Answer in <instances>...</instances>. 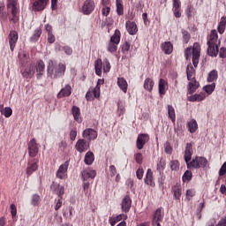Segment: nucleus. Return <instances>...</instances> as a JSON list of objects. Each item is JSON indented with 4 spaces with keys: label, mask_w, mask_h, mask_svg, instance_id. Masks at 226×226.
<instances>
[{
    "label": "nucleus",
    "mask_w": 226,
    "mask_h": 226,
    "mask_svg": "<svg viewBox=\"0 0 226 226\" xmlns=\"http://www.w3.org/2000/svg\"><path fill=\"white\" fill-rule=\"evenodd\" d=\"M72 95V86L67 84L63 87L60 92L57 94L56 98L61 100V98H68V96Z\"/></svg>",
    "instance_id": "nucleus-20"
},
{
    "label": "nucleus",
    "mask_w": 226,
    "mask_h": 226,
    "mask_svg": "<svg viewBox=\"0 0 226 226\" xmlns=\"http://www.w3.org/2000/svg\"><path fill=\"white\" fill-rule=\"evenodd\" d=\"M130 209H132V198L130 195H125L121 202L122 213H130Z\"/></svg>",
    "instance_id": "nucleus-16"
},
{
    "label": "nucleus",
    "mask_w": 226,
    "mask_h": 226,
    "mask_svg": "<svg viewBox=\"0 0 226 226\" xmlns=\"http://www.w3.org/2000/svg\"><path fill=\"white\" fill-rule=\"evenodd\" d=\"M8 40L10 49L11 52H13V50H15V47L17 46V42L19 41V33L15 30L11 31L8 35Z\"/></svg>",
    "instance_id": "nucleus-13"
},
{
    "label": "nucleus",
    "mask_w": 226,
    "mask_h": 226,
    "mask_svg": "<svg viewBox=\"0 0 226 226\" xmlns=\"http://www.w3.org/2000/svg\"><path fill=\"white\" fill-rule=\"evenodd\" d=\"M196 193L197 192L195 191V189L187 190L185 192V197L187 200H192V198L195 197Z\"/></svg>",
    "instance_id": "nucleus-51"
},
{
    "label": "nucleus",
    "mask_w": 226,
    "mask_h": 226,
    "mask_svg": "<svg viewBox=\"0 0 226 226\" xmlns=\"http://www.w3.org/2000/svg\"><path fill=\"white\" fill-rule=\"evenodd\" d=\"M17 3L18 0H7V9L11 10L12 18L11 19L13 24L19 22V15H17Z\"/></svg>",
    "instance_id": "nucleus-7"
},
{
    "label": "nucleus",
    "mask_w": 226,
    "mask_h": 226,
    "mask_svg": "<svg viewBox=\"0 0 226 226\" xmlns=\"http://www.w3.org/2000/svg\"><path fill=\"white\" fill-rule=\"evenodd\" d=\"M163 220V208L160 207L155 210L153 215V224L162 226L160 222Z\"/></svg>",
    "instance_id": "nucleus-18"
},
{
    "label": "nucleus",
    "mask_w": 226,
    "mask_h": 226,
    "mask_svg": "<svg viewBox=\"0 0 226 226\" xmlns=\"http://www.w3.org/2000/svg\"><path fill=\"white\" fill-rule=\"evenodd\" d=\"M170 167L171 170H179V161L174 160L170 162Z\"/></svg>",
    "instance_id": "nucleus-52"
},
{
    "label": "nucleus",
    "mask_w": 226,
    "mask_h": 226,
    "mask_svg": "<svg viewBox=\"0 0 226 226\" xmlns=\"http://www.w3.org/2000/svg\"><path fill=\"white\" fill-rule=\"evenodd\" d=\"M5 5L3 2H0V20H7L8 13L4 11Z\"/></svg>",
    "instance_id": "nucleus-43"
},
{
    "label": "nucleus",
    "mask_w": 226,
    "mask_h": 226,
    "mask_svg": "<svg viewBox=\"0 0 226 226\" xmlns=\"http://www.w3.org/2000/svg\"><path fill=\"white\" fill-rule=\"evenodd\" d=\"M164 151L166 153V154H172V146H170V144L169 142H166L164 144Z\"/></svg>",
    "instance_id": "nucleus-56"
},
{
    "label": "nucleus",
    "mask_w": 226,
    "mask_h": 226,
    "mask_svg": "<svg viewBox=\"0 0 226 226\" xmlns=\"http://www.w3.org/2000/svg\"><path fill=\"white\" fill-rule=\"evenodd\" d=\"M49 0H35L32 4V11H43Z\"/></svg>",
    "instance_id": "nucleus-14"
},
{
    "label": "nucleus",
    "mask_w": 226,
    "mask_h": 226,
    "mask_svg": "<svg viewBox=\"0 0 226 226\" xmlns=\"http://www.w3.org/2000/svg\"><path fill=\"white\" fill-rule=\"evenodd\" d=\"M40 36H41V28L38 27L34 30L33 35L30 37V41L32 43H36L40 40Z\"/></svg>",
    "instance_id": "nucleus-39"
},
{
    "label": "nucleus",
    "mask_w": 226,
    "mask_h": 226,
    "mask_svg": "<svg viewBox=\"0 0 226 226\" xmlns=\"http://www.w3.org/2000/svg\"><path fill=\"white\" fill-rule=\"evenodd\" d=\"M171 191L173 192V197L175 200H181V195H183V187L181 184L177 183L172 188Z\"/></svg>",
    "instance_id": "nucleus-24"
},
{
    "label": "nucleus",
    "mask_w": 226,
    "mask_h": 226,
    "mask_svg": "<svg viewBox=\"0 0 226 226\" xmlns=\"http://www.w3.org/2000/svg\"><path fill=\"white\" fill-rule=\"evenodd\" d=\"M94 8H96L94 0H86L82 6V13L84 15H91L94 11Z\"/></svg>",
    "instance_id": "nucleus-11"
},
{
    "label": "nucleus",
    "mask_w": 226,
    "mask_h": 226,
    "mask_svg": "<svg viewBox=\"0 0 226 226\" xmlns=\"http://www.w3.org/2000/svg\"><path fill=\"white\" fill-rule=\"evenodd\" d=\"M149 142V134L147 133H141L138 135L136 140V147L137 149H144V146Z\"/></svg>",
    "instance_id": "nucleus-12"
},
{
    "label": "nucleus",
    "mask_w": 226,
    "mask_h": 226,
    "mask_svg": "<svg viewBox=\"0 0 226 226\" xmlns=\"http://www.w3.org/2000/svg\"><path fill=\"white\" fill-rule=\"evenodd\" d=\"M34 72L38 79H41L45 75V62L43 60H38L34 66Z\"/></svg>",
    "instance_id": "nucleus-15"
},
{
    "label": "nucleus",
    "mask_w": 226,
    "mask_h": 226,
    "mask_svg": "<svg viewBox=\"0 0 226 226\" xmlns=\"http://www.w3.org/2000/svg\"><path fill=\"white\" fill-rule=\"evenodd\" d=\"M187 128L190 133H195L197 130H199V124H197V120L192 119L190 122H188Z\"/></svg>",
    "instance_id": "nucleus-34"
},
{
    "label": "nucleus",
    "mask_w": 226,
    "mask_h": 226,
    "mask_svg": "<svg viewBox=\"0 0 226 226\" xmlns=\"http://www.w3.org/2000/svg\"><path fill=\"white\" fill-rule=\"evenodd\" d=\"M69 137L72 142L75 141V139H77V128L71 130Z\"/></svg>",
    "instance_id": "nucleus-58"
},
{
    "label": "nucleus",
    "mask_w": 226,
    "mask_h": 226,
    "mask_svg": "<svg viewBox=\"0 0 226 226\" xmlns=\"http://www.w3.org/2000/svg\"><path fill=\"white\" fill-rule=\"evenodd\" d=\"M204 89L207 94H213V92L216 89V84L212 83L211 85H207Z\"/></svg>",
    "instance_id": "nucleus-50"
},
{
    "label": "nucleus",
    "mask_w": 226,
    "mask_h": 226,
    "mask_svg": "<svg viewBox=\"0 0 226 226\" xmlns=\"http://www.w3.org/2000/svg\"><path fill=\"white\" fill-rule=\"evenodd\" d=\"M225 27H226V17L222 16L221 18V20L218 24L217 26V31L220 34H223V33H225Z\"/></svg>",
    "instance_id": "nucleus-37"
},
{
    "label": "nucleus",
    "mask_w": 226,
    "mask_h": 226,
    "mask_svg": "<svg viewBox=\"0 0 226 226\" xmlns=\"http://www.w3.org/2000/svg\"><path fill=\"white\" fill-rule=\"evenodd\" d=\"M93 162H94V154L91 151H88L85 154L84 162L86 165H93Z\"/></svg>",
    "instance_id": "nucleus-38"
},
{
    "label": "nucleus",
    "mask_w": 226,
    "mask_h": 226,
    "mask_svg": "<svg viewBox=\"0 0 226 226\" xmlns=\"http://www.w3.org/2000/svg\"><path fill=\"white\" fill-rule=\"evenodd\" d=\"M168 116L172 123H176V109L172 105H168Z\"/></svg>",
    "instance_id": "nucleus-41"
},
{
    "label": "nucleus",
    "mask_w": 226,
    "mask_h": 226,
    "mask_svg": "<svg viewBox=\"0 0 226 226\" xmlns=\"http://www.w3.org/2000/svg\"><path fill=\"white\" fill-rule=\"evenodd\" d=\"M192 156H193V145L192 143H186L184 155L185 163L192 162Z\"/></svg>",
    "instance_id": "nucleus-22"
},
{
    "label": "nucleus",
    "mask_w": 226,
    "mask_h": 226,
    "mask_svg": "<svg viewBox=\"0 0 226 226\" xmlns=\"http://www.w3.org/2000/svg\"><path fill=\"white\" fill-rule=\"evenodd\" d=\"M181 33L183 34V42L184 43H188V41H190L192 35L190 34V33L185 29L181 30Z\"/></svg>",
    "instance_id": "nucleus-49"
},
{
    "label": "nucleus",
    "mask_w": 226,
    "mask_h": 226,
    "mask_svg": "<svg viewBox=\"0 0 226 226\" xmlns=\"http://www.w3.org/2000/svg\"><path fill=\"white\" fill-rule=\"evenodd\" d=\"M192 64L194 68L199 66V61H200V44L199 42H194L192 48H187L185 50V57L186 61L192 57Z\"/></svg>",
    "instance_id": "nucleus-3"
},
{
    "label": "nucleus",
    "mask_w": 226,
    "mask_h": 226,
    "mask_svg": "<svg viewBox=\"0 0 226 226\" xmlns=\"http://www.w3.org/2000/svg\"><path fill=\"white\" fill-rule=\"evenodd\" d=\"M220 40H218V32L216 30H212L208 37L207 45V54L210 57H216L218 56V47H220Z\"/></svg>",
    "instance_id": "nucleus-2"
},
{
    "label": "nucleus",
    "mask_w": 226,
    "mask_h": 226,
    "mask_svg": "<svg viewBox=\"0 0 226 226\" xmlns=\"http://www.w3.org/2000/svg\"><path fill=\"white\" fill-rule=\"evenodd\" d=\"M215 80H218V71L213 70L208 73L207 82H215Z\"/></svg>",
    "instance_id": "nucleus-44"
},
{
    "label": "nucleus",
    "mask_w": 226,
    "mask_h": 226,
    "mask_svg": "<svg viewBox=\"0 0 226 226\" xmlns=\"http://www.w3.org/2000/svg\"><path fill=\"white\" fill-rule=\"evenodd\" d=\"M144 183L145 185H147V186H151L152 188H154V186H156V184L154 183V177L153 176V170L151 169H148L147 170Z\"/></svg>",
    "instance_id": "nucleus-19"
},
{
    "label": "nucleus",
    "mask_w": 226,
    "mask_h": 226,
    "mask_svg": "<svg viewBox=\"0 0 226 226\" xmlns=\"http://www.w3.org/2000/svg\"><path fill=\"white\" fill-rule=\"evenodd\" d=\"M125 27H126L127 33H129L131 36H134V34H137V33L139 32V27H137V23H135L134 21H130V20L126 21Z\"/></svg>",
    "instance_id": "nucleus-21"
},
{
    "label": "nucleus",
    "mask_w": 226,
    "mask_h": 226,
    "mask_svg": "<svg viewBox=\"0 0 226 226\" xmlns=\"http://www.w3.org/2000/svg\"><path fill=\"white\" fill-rule=\"evenodd\" d=\"M38 163H40V159L38 158H29L27 160V166L26 170L27 177H29V176H33V174L38 170Z\"/></svg>",
    "instance_id": "nucleus-6"
},
{
    "label": "nucleus",
    "mask_w": 226,
    "mask_h": 226,
    "mask_svg": "<svg viewBox=\"0 0 226 226\" xmlns=\"http://www.w3.org/2000/svg\"><path fill=\"white\" fill-rule=\"evenodd\" d=\"M83 139H87L88 140H94L98 137V132L94 129H86L82 133Z\"/></svg>",
    "instance_id": "nucleus-23"
},
{
    "label": "nucleus",
    "mask_w": 226,
    "mask_h": 226,
    "mask_svg": "<svg viewBox=\"0 0 226 226\" xmlns=\"http://www.w3.org/2000/svg\"><path fill=\"white\" fill-rule=\"evenodd\" d=\"M186 75L188 80L195 79V69L192 64H189L186 67Z\"/></svg>",
    "instance_id": "nucleus-33"
},
{
    "label": "nucleus",
    "mask_w": 226,
    "mask_h": 226,
    "mask_svg": "<svg viewBox=\"0 0 226 226\" xmlns=\"http://www.w3.org/2000/svg\"><path fill=\"white\" fill-rule=\"evenodd\" d=\"M102 13L103 17H109V15H110V7L109 6L102 7Z\"/></svg>",
    "instance_id": "nucleus-61"
},
{
    "label": "nucleus",
    "mask_w": 226,
    "mask_h": 226,
    "mask_svg": "<svg viewBox=\"0 0 226 226\" xmlns=\"http://www.w3.org/2000/svg\"><path fill=\"white\" fill-rule=\"evenodd\" d=\"M121 42V31L118 29L115 30L114 34L110 37L108 44L107 50L110 54H114V52H117V45Z\"/></svg>",
    "instance_id": "nucleus-4"
},
{
    "label": "nucleus",
    "mask_w": 226,
    "mask_h": 226,
    "mask_svg": "<svg viewBox=\"0 0 226 226\" xmlns=\"http://www.w3.org/2000/svg\"><path fill=\"white\" fill-rule=\"evenodd\" d=\"M92 94L94 98H100V86L96 85V87L92 89Z\"/></svg>",
    "instance_id": "nucleus-60"
},
{
    "label": "nucleus",
    "mask_w": 226,
    "mask_h": 226,
    "mask_svg": "<svg viewBox=\"0 0 226 226\" xmlns=\"http://www.w3.org/2000/svg\"><path fill=\"white\" fill-rule=\"evenodd\" d=\"M116 12L118 17L124 15V4H123V0H116Z\"/></svg>",
    "instance_id": "nucleus-28"
},
{
    "label": "nucleus",
    "mask_w": 226,
    "mask_h": 226,
    "mask_svg": "<svg viewBox=\"0 0 226 226\" xmlns=\"http://www.w3.org/2000/svg\"><path fill=\"white\" fill-rule=\"evenodd\" d=\"M109 170L111 177H114L117 175V169H116L115 165H110Z\"/></svg>",
    "instance_id": "nucleus-59"
},
{
    "label": "nucleus",
    "mask_w": 226,
    "mask_h": 226,
    "mask_svg": "<svg viewBox=\"0 0 226 226\" xmlns=\"http://www.w3.org/2000/svg\"><path fill=\"white\" fill-rule=\"evenodd\" d=\"M95 73L98 77H102V68H103V62L102 59H97L94 62Z\"/></svg>",
    "instance_id": "nucleus-40"
},
{
    "label": "nucleus",
    "mask_w": 226,
    "mask_h": 226,
    "mask_svg": "<svg viewBox=\"0 0 226 226\" xmlns=\"http://www.w3.org/2000/svg\"><path fill=\"white\" fill-rule=\"evenodd\" d=\"M68 167H70V162L68 161L59 166L56 173L58 179H66L68 177Z\"/></svg>",
    "instance_id": "nucleus-10"
},
{
    "label": "nucleus",
    "mask_w": 226,
    "mask_h": 226,
    "mask_svg": "<svg viewBox=\"0 0 226 226\" xmlns=\"http://www.w3.org/2000/svg\"><path fill=\"white\" fill-rule=\"evenodd\" d=\"M117 86H118L119 89H121V91H123V93H127L128 82L126 81V79H124V78L117 79Z\"/></svg>",
    "instance_id": "nucleus-32"
},
{
    "label": "nucleus",
    "mask_w": 226,
    "mask_h": 226,
    "mask_svg": "<svg viewBox=\"0 0 226 226\" xmlns=\"http://www.w3.org/2000/svg\"><path fill=\"white\" fill-rule=\"evenodd\" d=\"M11 114H13V109L10 107H5L2 116H4V117H11Z\"/></svg>",
    "instance_id": "nucleus-53"
},
{
    "label": "nucleus",
    "mask_w": 226,
    "mask_h": 226,
    "mask_svg": "<svg viewBox=\"0 0 226 226\" xmlns=\"http://www.w3.org/2000/svg\"><path fill=\"white\" fill-rule=\"evenodd\" d=\"M188 84V93L189 94H193L197 89H199V83L197 82V79H189Z\"/></svg>",
    "instance_id": "nucleus-30"
},
{
    "label": "nucleus",
    "mask_w": 226,
    "mask_h": 226,
    "mask_svg": "<svg viewBox=\"0 0 226 226\" xmlns=\"http://www.w3.org/2000/svg\"><path fill=\"white\" fill-rule=\"evenodd\" d=\"M153 87H154V81L151 78H147L144 81V89L151 93V91H153Z\"/></svg>",
    "instance_id": "nucleus-35"
},
{
    "label": "nucleus",
    "mask_w": 226,
    "mask_h": 226,
    "mask_svg": "<svg viewBox=\"0 0 226 226\" xmlns=\"http://www.w3.org/2000/svg\"><path fill=\"white\" fill-rule=\"evenodd\" d=\"M187 165V169L190 170L193 169H206L207 166V159L203 156H195L192 161L185 162Z\"/></svg>",
    "instance_id": "nucleus-5"
},
{
    "label": "nucleus",
    "mask_w": 226,
    "mask_h": 226,
    "mask_svg": "<svg viewBox=\"0 0 226 226\" xmlns=\"http://www.w3.org/2000/svg\"><path fill=\"white\" fill-rule=\"evenodd\" d=\"M78 153H84L87 151V141L86 139H79L75 145Z\"/></svg>",
    "instance_id": "nucleus-25"
},
{
    "label": "nucleus",
    "mask_w": 226,
    "mask_h": 226,
    "mask_svg": "<svg viewBox=\"0 0 226 226\" xmlns=\"http://www.w3.org/2000/svg\"><path fill=\"white\" fill-rule=\"evenodd\" d=\"M134 160H135L136 163H139L140 165V164H142V161L144 160V156L140 153L135 154H134Z\"/></svg>",
    "instance_id": "nucleus-55"
},
{
    "label": "nucleus",
    "mask_w": 226,
    "mask_h": 226,
    "mask_svg": "<svg viewBox=\"0 0 226 226\" xmlns=\"http://www.w3.org/2000/svg\"><path fill=\"white\" fill-rule=\"evenodd\" d=\"M226 174V162L222 165V167L219 170V176H225Z\"/></svg>",
    "instance_id": "nucleus-63"
},
{
    "label": "nucleus",
    "mask_w": 226,
    "mask_h": 226,
    "mask_svg": "<svg viewBox=\"0 0 226 226\" xmlns=\"http://www.w3.org/2000/svg\"><path fill=\"white\" fill-rule=\"evenodd\" d=\"M132 47V43H130V41H125L122 46H121V51L123 54H128V52L130 51V49Z\"/></svg>",
    "instance_id": "nucleus-47"
},
{
    "label": "nucleus",
    "mask_w": 226,
    "mask_h": 226,
    "mask_svg": "<svg viewBox=\"0 0 226 226\" xmlns=\"http://www.w3.org/2000/svg\"><path fill=\"white\" fill-rule=\"evenodd\" d=\"M158 87H159V94L161 96H163L165 93H167V87H169V83L165 79H160Z\"/></svg>",
    "instance_id": "nucleus-26"
},
{
    "label": "nucleus",
    "mask_w": 226,
    "mask_h": 226,
    "mask_svg": "<svg viewBox=\"0 0 226 226\" xmlns=\"http://www.w3.org/2000/svg\"><path fill=\"white\" fill-rule=\"evenodd\" d=\"M123 216H124L125 218H128L127 215H124L123 214H120L115 217H109V222L111 226L116 225V223H117V222H121V220H123Z\"/></svg>",
    "instance_id": "nucleus-42"
},
{
    "label": "nucleus",
    "mask_w": 226,
    "mask_h": 226,
    "mask_svg": "<svg viewBox=\"0 0 226 226\" xmlns=\"http://www.w3.org/2000/svg\"><path fill=\"white\" fill-rule=\"evenodd\" d=\"M20 73L24 79H33L34 77V64H28L20 69Z\"/></svg>",
    "instance_id": "nucleus-9"
},
{
    "label": "nucleus",
    "mask_w": 226,
    "mask_h": 226,
    "mask_svg": "<svg viewBox=\"0 0 226 226\" xmlns=\"http://www.w3.org/2000/svg\"><path fill=\"white\" fill-rule=\"evenodd\" d=\"M66 73V64L60 62H55L49 59L47 63V77L51 80H56V79H63Z\"/></svg>",
    "instance_id": "nucleus-1"
},
{
    "label": "nucleus",
    "mask_w": 226,
    "mask_h": 226,
    "mask_svg": "<svg viewBox=\"0 0 226 226\" xmlns=\"http://www.w3.org/2000/svg\"><path fill=\"white\" fill-rule=\"evenodd\" d=\"M206 93L201 92L200 94H195L193 95L188 96L187 100L188 102H203V100H206Z\"/></svg>",
    "instance_id": "nucleus-27"
},
{
    "label": "nucleus",
    "mask_w": 226,
    "mask_h": 226,
    "mask_svg": "<svg viewBox=\"0 0 226 226\" xmlns=\"http://www.w3.org/2000/svg\"><path fill=\"white\" fill-rule=\"evenodd\" d=\"M72 114L74 117V121L77 123H82V117H80V108L73 106L72 109Z\"/></svg>",
    "instance_id": "nucleus-29"
},
{
    "label": "nucleus",
    "mask_w": 226,
    "mask_h": 226,
    "mask_svg": "<svg viewBox=\"0 0 226 226\" xmlns=\"http://www.w3.org/2000/svg\"><path fill=\"white\" fill-rule=\"evenodd\" d=\"M165 167H167V162L165 159L161 158L159 162L157 163V170L162 173L165 170Z\"/></svg>",
    "instance_id": "nucleus-46"
},
{
    "label": "nucleus",
    "mask_w": 226,
    "mask_h": 226,
    "mask_svg": "<svg viewBox=\"0 0 226 226\" xmlns=\"http://www.w3.org/2000/svg\"><path fill=\"white\" fill-rule=\"evenodd\" d=\"M110 62H109V59L104 60V65H103V71L105 73H109L110 72Z\"/></svg>",
    "instance_id": "nucleus-57"
},
{
    "label": "nucleus",
    "mask_w": 226,
    "mask_h": 226,
    "mask_svg": "<svg viewBox=\"0 0 226 226\" xmlns=\"http://www.w3.org/2000/svg\"><path fill=\"white\" fill-rule=\"evenodd\" d=\"M162 50H163L164 54H172V50H174V46L170 41H165L161 45Z\"/></svg>",
    "instance_id": "nucleus-31"
},
{
    "label": "nucleus",
    "mask_w": 226,
    "mask_h": 226,
    "mask_svg": "<svg viewBox=\"0 0 226 226\" xmlns=\"http://www.w3.org/2000/svg\"><path fill=\"white\" fill-rule=\"evenodd\" d=\"M39 151L40 147L36 142V139L34 138L28 142V154L30 158H36V156H38Z\"/></svg>",
    "instance_id": "nucleus-8"
},
{
    "label": "nucleus",
    "mask_w": 226,
    "mask_h": 226,
    "mask_svg": "<svg viewBox=\"0 0 226 226\" xmlns=\"http://www.w3.org/2000/svg\"><path fill=\"white\" fill-rule=\"evenodd\" d=\"M136 177L138 179H142L144 177V169L139 168L136 170Z\"/></svg>",
    "instance_id": "nucleus-62"
},
{
    "label": "nucleus",
    "mask_w": 226,
    "mask_h": 226,
    "mask_svg": "<svg viewBox=\"0 0 226 226\" xmlns=\"http://www.w3.org/2000/svg\"><path fill=\"white\" fill-rule=\"evenodd\" d=\"M192 177H193V174L191 170H187L182 177V181L183 183H190V181H192Z\"/></svg>",
    "instance_id": "nucleus-45"
},
{
    "label": "nucleus",
    "mask_w": 226,
    "mask_h": 226,
    "mask_svg": "<svg viewBox=\"0 0 226 226\" xmlns=\"http://www.w3.org/2000/svg\"><path fill=\"white\" fill-rule=\"evenodd\" d=\"M56 195L58 196V199H63V195H64V186L57 185Z\"/></svg>",
    "instance_id": "nucleus-54"
},
{
    "label": "nucleus",
    "mask_w": 226,
    "mask_h": 226,
    "mask_svg": "<svg viewBox=\"0 0 226 226\" xmlns=\"http://www.w3.org/2000/svg\"><path fill=\"white\" fill-rule=\"evenodd\" d=\"M206 226H226V216L222 217L217 224L216 220L212 219L210 222L207 223Z\"/></svg>",
    "instance_id": "nucleus-36"
},
{
    "label": "nucleus",
    "mask_w": 226,
    "mask_h": 226,
    "mask_svg": "<svg viewBox=\"0 0 226 226\" xmlns=\"http://www.w3.org/2000/svg\"><path fill=\"white\" fill-rule=\"evenodd\" d=\"M219 57H221L222 59H225L226 57V48H221L220 51H219Z\"/></svg>",
    "instance_id": "nucleus-64"
},
{
    "label": "nucleus",
    "mask_w": 226,
    "mask_h": 226,
    "mask_svg": "<svg viewBox=\"0 0 226 226\" xmlns=\"http://www.w3.org/2000/svg\"><path fill=\"white\" fill-rule=\"evenodd\" d=\"M81 176L83 181H91V183H93V179L96 177V170L91 169L84 170L81 172Z\"/></svg>",
    "instance_id": "nucleus-17"
},
{
    "label": "nucleus",
    "mask_w": 226,
    "mask_h": 226,
    "mask_svg": "<svg viewBox=\"0 0 226 226\" xmlns=\"http://www.w3.org/2000/svg\"><path fill=\"white\" fill-rule=\"evenodd\" d=\"M40 200H41L40 195L34 194L31 198V205L36 207L40 206Z\"/></svg>",
    "instance_id": "nucleus-48"
}]
</instances>
